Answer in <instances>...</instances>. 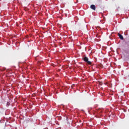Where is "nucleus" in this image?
<instances>
[{
	"label": "nucleus",
	"instance_id": "nucleus-5",
	"mask_svg": "<svg viewBox=\"0 0 129 129\" xmlns=\"http://www.w3.org/2000/svg\"><path fill=\"white\" fill-rule=\"evenodd\" d=\"M104 84H105V85H107V84H108V83H104Z\"/></svg>",
	"mask_w": 129,
	"mask_h": 129
},
{
	"label": "nucleus",
	"instance_id": "nucleus-2",
	"mask_svg": "<svg viewBox=\"0 0 129 129\" xmlns=\"http://www.w3.org/2000/svg\"><path fill=\"white\" fill-rule=\"evenodd\" d=\"M90 8L92 10H93L94 11H95V9H96V7H95V5H91Z\"/></svg>",
	"mask_w": 129,
	"mask_h": 129
},
{
	"label": "nucleus",
	"instance_id": "nucleus-4",
	"mask_svg": "<svg viewBox=\"0 0 129 129\" xmlns=\"http://www.w3.org/2000/svg\"><path fill=\"white\" fill-rule=\"evenodd\" d=\"M102 112V110L101 109H99L98 113H99L100 115H101V112Z\"/></svg>",
	"mask_w": 129,
	"mask_h": 129
},
{
	"label": "nucleus",
	"instance_id": "nucleus-1",
	"mask_svg": "<svg viewBox=\"0 0 129 129\" xmlns=\"http://www.w3.org/2000/svg\"><path fill=\"white\" fill-rule=\"evenodd\" d=\"M83 60L88 64V65H92V62L89 60V59L87 56L83 58Z\"/></svg>",
	"mask_w": 129,
	"mask_h": 129
},
{
	"label": "nucleus",
	"instance_id": "nucleus-6",
	"mask_svg": "<svg viewBox=\"0 0 129 129\" xmlns=\"http://www.w3.org/2000/svg\"><path fill=\"white\" fill-rule=\"evenodd\" d=\"M100 85H102V84H101V83H100Z\"/></svg>",
	"mask_w": 129,
	"mask_h": 129
},
{
	"label": "nucleus",
	"instance_id": "nucleus-3",
	"mask_svg": "<svg viewBox=\"0 0 129 129\" xmlns=\"http://www.w3.org/2000/svg\"><path fill=\"white\" fill-rule=\"evenodd\" d=\"M118 36L121 40H123V36H122V35H121L120 34L118 33Z\"/></svg>",
	"mask_w": 129,
	"mask_h": 129
}]
</instances>
